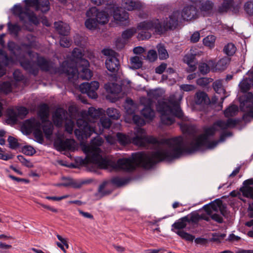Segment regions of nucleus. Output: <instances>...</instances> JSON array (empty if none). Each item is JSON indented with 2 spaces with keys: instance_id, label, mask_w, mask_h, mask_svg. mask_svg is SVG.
I'll return each instance as SVG.
<instances>
[{
  "instance_id": "1",
  "label": "nucleus",
  "mask_w": 253,
  "mask_h": 253,
  "mask_svg": "<svg viewBox=\"0 0 253 253\" xmlns=\"http://www.w3.org/2000/svg\"><path fill=\"white\" fill-rule=\"evenodd\" d=\"M117 137L119 142L123 145L132 142L140 146L152 145L157 148V150L152 153H133L131 157L118 160L115 167L127 171H132L137 167L149 169L159 162L178 158L184 150L180 136L164 139L158 142L155 138L147 135L145 130L139 127H136L135 136L132 139L121 133H118Z\"/></svg>"
},
{
  "instance_id": "2",
  "label": "nucleus",
  "mask_w": 253,
  "mask_h": 253,
  "mask_svg": "<svg viewBox=\"0 0 253 253\" xmlns=\"http://www.w3.org/2000/svg\"><path fill=\"white\" fill-rule=\"evenodd\" d=\"M219 127L221 129L224 130L228 128L226 121H217L215 122L211 126L205 127L204 128L203 134L196 136L191 131L193 129V127L189 126L187 125H184L181 126V129L184 133H188L190 135V137L192 140L188 146L185 144L183 138H182V143L184 148L182 154L184 153H193L197 151L202 146L207 145L209 143V136H213L216 131L217 130V127Z\"/></svg>"
},
{
  "instance_id": "3",
  "label": "nucleus",
  "mask_w": 253,
  "mask_h": 253,
  "mask_svg": "<svg viewBox=\"0 0 253 253\" xmlns=\"http://www.w3.org/2000/svg\"><path fill=\"white\" fill-rule=\"evenodd\" d=\"M103 145L104 146L107 144L104 143L102 138L97 136L91 140L90 144H84L82 146V150L86 155L84 161L86 164H94L103 169L110 166V161L99 148Z\"/></svg>"
},
{
  "instance_id": "4",
  "label": "nucleus",
  "mask_w": 253,
  "mask_h": 253,
  "mask_svg": "<svg viewBox=\"0 0 253 253\" xmlns=\"http://www.w3.org/2000/svg\"><path fill=\"white\" fill-rule=\"evenodd\" d=\"M176 14L175 13L173 15H169V18H167L166 20H164L163 22H160L158 19H153L139 23L137 25V29L141 32L138 34L137 39L139 41L149 39L151 35L149 31H154L156 33H161L164 30L175 28L177 19L171 20V18L172 16H175Z\"/></svg>"
},
{
  "instance_id": "5",
  "label": "nucleus",
  "mask_w": 253,
  "mask_h": 253,
  "mask_svg": "<svg viewBox=\"0 0 253 253\" xmlns=\"http://www.w3.org/2000/svg\"><path fill=\"white\" fill-rule=\"evenodd\" d=\"M25 7L23 8L20 5H15L13 7V13L18 15L20 19L26 22L27 20L35 24L38 23V20L33 12L29 11L31 7H33L36 10H40L42 12H46L49 10L48 0H25Z\"/></svg>"
},
{
  "instance_id": "6",
  "label": "nucleus",
  "mask_w": 253,
  "mask_h": 253,
  "mask_svg": "<svg viewBox=\"0 0 253 253\" xmlns=\"http://www.w3.org/2000/svg\"><path fill=\"white\" fill-rule=\"evenodd\" d=\"M157 111L161 114L162 123L170 125L174 122V117L181 118L183 112L177 101L173 100L170 96L168 102L159 101L156 106Z\"/></svg>"
},
{
  "instance_id": "7",
  "label": "nucleus",
  "mask_w": 253,
  "mask_h": 253,
  "mask_svg": "<svg viewBox=\"0 0 253 253\" xmlns=\"http://www.w3.org/2000/svg\"><path fill=\"white\" fill-rule=\"evenodd\" d=\"M76 123L79 129L75 130V134L78 139H83L90 137L93 133H102L104 129L110 127L112 122L106 117H102L98 123L99 127L98 131H97L94 127L89 125L83 118L78 119Z\"/></svg>"
},
{
  "instance_id": "8",
  "label": "nucleus",
  "mask_w": 253,
  "mask_h": 253,
  "mask_svg": "<svg viewBox=\"0 0 253 253\" xmlns=\"http://www.w3.org/2000/svg\"><path fill=\"white\" fill-rule=\"evenodd\" d=\"M83 53L81 49L75 48L72 51V57L70 59L64 61L55 72L60 74L65 73L67 75L75 76L78 73L77 67L81 65V60H84L82 58Z\"/></svg>"
},
{
  "instance_id": "9",
  "label": "nucleus",
  "mask_w": 253,
  "mask_h": 253,
  "mask_svg": "<svg viewBox=\"0 0 253 253\" xmlns=\"http://www.w3.org/2000/svg\"><path fill=\"white\" fill-rule=\"evenodd\" d=\"M158 97V91L155 90L149 91L147 97L141 98L140 102L144 106V108L141 111V114L145 119L152 121L155 118V112L151 108V106L154 100H156Z\"/></svg>"
},
{
  "instance_id": "10",
  "label": "nucleus",
  "mask_w": 253,
  "mask_h": 253,
  "mask_svg": "<svg viewBox=\"0 0 253 253\" xmlns=\"http://www.w3.org/2000/svg\"><path fill=\"white\" fill-rule=\"evenodd\" d=\"M175 13V16H172L171 20L177 19V23L175 27L178 25V22L181 20H191L196 19L198 16V9L194 5H190L185 6L182 9L181 12L178 10L174 11L170 15H173Z\"/></svg>"
},
{
  "instance_id": "11",
  "label": "nucleus",
  "mask_w": 253,
  "mask_h": 253,
  "mask_svg": "<svg viewBox=\"0 0 253 253\" xmlns=\"http://www.w3.org/2000/svg\"><path fill=\"white\" fill-rule=\"evenodd\" d=\"M22 128L28 133L33 131L34 136L39 142L42 143L43 141L42 133L41 129V124L36 119L32 118L25 121Z\"/></svg>"
},
{
  "instance_id": "12",
  "label": "nucleus",
  "mask_w": 253,
  "mask_h": 253,
  "mask_svg": "<svg viewBox=\"0 0 253 253\" xmlns=\"http://www.w3.org/2000/svg\"><path fill=\"white\" fill-rule=\"evenodd\" d=\"M102 53L108 56L105 62L107 69L111 72H117L119 69L120 62L116 57V52L110 49H104Z\"/></svg>"
},
{
  "instance_id": "13",
  "label": "nucleus",
  "mask_w": 253,
  "mask_h": 253,
  "mask_svg": "<svg viewBox=\"0 0 253 253\" xmlns=\"http://www.w3.org/2000/svg\"><path fill=\"white\" fill-rule=\"evenodd\" d=\"M99 86V83L93 81L90 83H84L80 84V89L83 93H86L91 98H96L97 97L96 90Z\"/></svg>"
},
{
  "instance_id": "14",
  "label": "nucleus",
  "mask_w": 253,
  "mask_h": 253,
  "mask_svg": "<svg viewBox=\"0 0 253 253\" xmlns=\"http://www.w3.org/2000/svg\"><path fill=\"white\" fill-rule=\"evenodd\" d=\"M86 15L87 17H95V19L98 23L104 25L109 21V15L104 11H98L96 7H92L86 11Z\"/></svg>"
},
{
  "instance_id": "15",
  "label": "nucleus",
  "mask_w": 253,
  "mask_h": 253,
  "mask_svg": "<svg viewBox=\"0 0 253 253\" xmlns=\"http://www.w3.org/2000/svg\"><path fill=\"white\" fill-rule=\"evenodd\" d=\"M81 65L77 67L78 73L75 76L73 77L71 75H68L69 78H74L78 77V75L83 80H89L92 76V73L88 69L89 66V62L86 59L81 60Z\"/></svg>"
},
{
  "instance_id": "16",
  "label": "nucleus",
  "mask_w": 253,
  "mask_h": 253,
  "mask_svg": "<svg viewBox=\"0 0 253 253\" xmlns=\"http://www.w3.org/2000/svg\"><path fill=\"white\" fill-rule=\"evenodd\" d=\"M204 209L207 214H211L213 211H219L221 213L224 215L226 207L223 204L222 201L219 199H216L211 202L209 205L205 206Z\"/></svg>"
},
{
  "instance_id": "17",
  "label": "nucleus",
  "mask_w": 253,
  "mask_h": 253,
  "mask_svg": "<svg viewBox=\"0 0 253 253\" xmlns=\"http://www.w3.org/2000/svg\"><path fill=\"white\" fill-rule=\"evenodd\" d=\"M244 106H246L247 112L244 115L243 118L245 121L248 120V117L253 119V94L251 92H248L246 94V100L243 103Z\"/></svg>"
},
{
  "instance_id": "18",
  "label": "nucleus",
  "mask_w": 253,
  "mask_h": 253,
  "mask_svg": "<svg viewBox=\"0 0 253 253\" xmlns=\"http://www.w3.org/2000/svg\"><path fill=\"white\" fill-rule=\"evenodd\" d=\"M230 59L228 57H224L220 59L216 63L212 60L209 61V64L213 72L222 71L225 70L229 64Z\"/></svg>"
},
{
  "instance_id": "19",
  "label": "nucleus",
  "mask_w": 253,
  "mask_h": 253,
  "mask_svg": "<svg viewBox=\"0 0 253 253\" xmlns=\"http://www.w3.org/2000/svg\"><path fill=\"white\" fill-rule=\"evenodd\" d=\"M37 66L43 71L53 72L55 73H59L55 72V71H58L60 68L53 69V65L52 62L46 60L42 57H37Z\"/></svg>"
},
{
  "instance_id": "20",
  "label": "nucleus",
  "mask_w": 253,
  "mask_h": 253,
  "mask_svg": "<svg viewBox=\"0 0 253 253\" xmlns=\"http://www.w3.org/2000/svg\"><path fill=\"white\" fill-rule=\"evenodd\" d=\"M74 141L73 139H67L65 140L58 138L55 140L54 145L58 151L70 150L73 147Z\"/></svg>"
},
{
  "instance_id": "21",
  "label": "nucleus",
  "mask_w": 253,
  "mask_h": 253,
  "mask_svg": "<svg viewBox=\"0 0 253 253\" xmlns=\"http://www.w3.org/2000/svg\"><path fill=\"white\" fill-rule=\"evenodd\" d=\"M66 114L67 112L64 109L62 108L56 109L53 115V121L54 125L58 126H61Z\"/></svg>"
},
{
  "instance_id": "22",
  "label": "nucleus",
  "mask_w": 253,
  "mask_h": 253,
  "mask_svg": "<svg viewBox=\"0 0 253 253\" xmlns=\"http://www.w3.org/2000/svg\"><path fill=\"white\" fill-rule=\"evenodd\" d=\"M54 26L56 31L61 35L67 36L70 33V27L67 23L61 21L55 22Z\"/></svg>"
},
{
  "instance_id": "23",
  "label": "nucleus",
  "mask_w": 253,
  "mask_h": 253,
  "mask_svg": "<svg viewBox=\"0 0 253 253\" xmlns=\"http://www.w3.org/2000/svg\"><path fill=\"white\" fill-rule=\"evenodd\" d=\"M104 113V111L102 109H96L93 107H90L85 113V115L90 120L89 121L91 122L99 118Z\"/></svg>"
},
{
  "instance_id": "24",
  "label": "nucleus",
  "mask_w": 253,
  "mask_h": 253,
  "mask_svg": "<svg viewBox=\"0 0 253 253\" xmlns=\"http://www.w3.org/2000/svg\"><path fill=\"white\" fill-rule=\"evenodd\" d=\"M121 5L124 9L129 11L139 9L142 6L140 2L130 0H125L122 1Z\"/></svg>"
},
{
  "instance_id": "25",
  "label": "nucleus",
  "mask_w": 253,
  "mask_h": 253,
  "mask_svg": "<svg viewBox=\"0 0 253 253\" xmlns=\"http://www.w3.org/2000/svg\"><path fill=\"white\" fill-rule=\"evenodd\" d=\"M21 65L30 73L36 76L38 74V69L35 67V64L31 61H24L20 62Z\"/></svg>"
},
{
  "instance_id": "26",
  "label": "nucleus",
  "mask_w": 253,
  "mask_h": 253,
  "mask_svg": "<svg viewBox=\"0 0 253 253\" xmlns=\"http://www.w3.org/2000/svg\"><path fill=\"white\" fill-rule=\"evenodd\" d=\"M38 115L42 122H45L49 115V107L46 104L40 105Z\"/></svg>"
},
{
  "instance_id": "27",
  "label": "nucleus",
  "mask_w": 253,
  "mask_h": 253,
  "mask_svg": "<svg viewBox=\"0 0 253 253\" xmlns=\"http://www.w3.org/2000/svg\"><path fill=\"white\" fill-rule=\"evenodd\" d=\"M195 103L197 104H205L210 102L208 95L204 91H198L195 95Z\"/></svg>"
},
{
  "instance_id": "28",
  "label": "nucleus",
  "mask_w": 253,
  "mask_h": 253,
  "mask_svg": "<svg viewBox=\"0 0 253 253\" xmlns=\"http://www.w3.org/2000/svg\"><path fill=\"white\" fill-rule=\"evenodd\" d=\"M113 17L116 21L124 22L128 20V14L127 12L124 11H122L119 8H117L114 11Z\"/></svg>"
},
{
  "instance_id": "29",
  "label": "nucleus",
  "mask_w": 253,
  "mask_h": 253,
  "mask_svg": "<svg viewBox=\"0 0 253 253\" xmlns=\"http://www.w3.org/2000/svg\"><path fill=\"white\" fill-rule=\"evenodd\" d=\"M193 55H186L184 57V61L188 65V72H193L196 69V61Z\"/></svg>"
},
{
  "instance_id": "30",
  "label": "nucleus",
  "mask_w": 253,
  "mask_h": 253,
  "mask_svg": "<svg viewBox=\"0 0 253 253\" xmlns=\"http://www.w3.org/2000/svg\"><path fill=\"white\" fill-rule=\"evenodd\" d=\"M253 85V79L251 78H245L240 83L239 86L242 92H246Z\"/></svg>"
},
{
  "instance_id": "31",
  "label": "nucleus",
  "mask_w": 253,
  "mask_h": 253,
  "mask_svg": "<svg viewBox=\"0 0 253 253\" xmlns=\"http://www.w3.org/2000/svg\"><path fill=\"white\" fill-rule=\"evenodd\" d=\"M44 123L42 129L44 134L47 138H49L53 132V125L49 121L43 122Z\"/></svg>"
},
{
  "instance_id": "32",
  "label": "nucleus",
  "mask_w": 253,
  "mask_h": 253,
  "mask_svg": "<svg viewBox=\"0 0 253 253\" xmlns=\"http://www.w3.org/2000/svg\"><path fill=\"white\" fill-rule=\"evenodd\" d=\"M187 222H189V219L185 216L175 222L172 225V227L178 230L183 229L186 226Z\"/></svg>"
},
{
  "instance_id": "33",
  "label": "nucleus",
  "mask_w": 253,
  "mask_h": 253,
  "mask_svg": "<svg viewBox=\"0 0 253 253\" xmlns=\"http://www.w3.org/2000/svg\"><path fill=\"white\" fill-rule=\"evenodd\" d=\"M238 112V106L235 105H231L224 110V114L225 117L229 118L235 116Z\"/></svg>"
},
{
  "instance_id": "34",
  "label": "nucleus",
  "mask_w": 253,
  "mask_h": 253,
  "mask_svg": "<svg viewBox=\"0 0 253 253\" xmlns=\"http://www.w3.org/2000/svg\"><path fill=\"white\" fill-rule=\"evenodd\" d=\"M131 64V68L133 69H138L142 66V61L141 57L135 56L130 59Z\"/></svg>"
},
{
  "instance_id": "35",
  "label": "nucleus",
  "mask_w": 253,
  "mask_h": 253,
  "mask_svg": "<svg viewBox=\"0 0 253 253\" xmlns=\"http://www.w3.org/2000/svg\"><path fill=\"white\" fill-rule=\"evenodd\" d=\"M128 179L121 177H115L111 179V183L118 187L124 186L128 183Z\"/></svg>"
},
{
  "instance_id": "36",
  "label": "nucleus",
  "mask_w": 253,
  "mask_h": 253,
  "mask_svg": "<svg viewBox=\"0 0 253 253\" xmlns=\"http://www.w3.org/2000/svg\"><path fill=\"white\" fill-rule=\"evenodd\" d=\"M234 5L233 0H224L222 4L219 7L218 10L220 12H227Z\"/></svg>"
},
{
  "instance_id": "37",
  "label": "nucleus",
  "mask_w": 253,
  "mask_h": 253,
  "mask_svg": "<svg viewBox=\"0 0 253 253\" xmlns=\"http://www.w3.org/2000/svg\"><path fill=\"white\" fill-rule=\"evenodd\" d=\"M159 58L161 60L166 59L169 57V54L164 46L159 44L157 46Z\"/></svg>"
},
{
  "instance_id": "38",
  "label": "nucleus",
  "mask_w": 253,
  "mask_h": 253,
  "mask_svg": "<svg viewBox=\"0 0 253 253\" xmlns=\"http://www.w3.org/2000/svg\"><path fill=\"white\" fill-rule=\"evenodd\" d=\"M212 87L214 91L218 94L224 93L225 91L222 85V80H216L213 83Z\"/></svg>"
},
{
  "instance_id": "39",
  "label": "nucleus",
  "mask_w": 253,
  "mask_h": 253,
  "mask_svg": "<svg viewBox=\"0 0 253 253\" xmlns=\"http://www.w3.org/2000/svg\"><path fill=\"white\" fill-rule=\"evenodd\" d=\"M106 114L109 118L113 120H118L120 117L119 111L114 108H108L106 110Z\"/></svg>"
},
{
  "instance_id": "40",
  "label": "nucleus",
  "mask_w": 253,
  "mask_h": 253,
  "mask_svg": "<svg viewBox=\"0 0 253 253\" xmlns=\"http://www.w3.org/2000/svg\"><path fill=\"white\" fill-rule=\"evenodd\" d=\"M213 6V3L210 1L207 0L205 2L202 3L201 7V10L204 12V14L210 13L212 10Z\"/></svg>"
},
{
  "instance_id": "41",
  "label": "nucleus",
  "mask_w": 253,
  "mask_h": 253,
  "mask_svg": "<svg viewBox=\"0 0 253 253\" xmlns=\"http://www.w3.org/2000/svg\"><path fill=\"white\" fill-rule=\"evenodd\" d=\"M243 196L253 199V188L250 186H244L240 189Z\"/></svg>"
},
{
  "instance_id": "42",
  "label": "nucleus",
  "mask_w": 253,
  "mask_h": 253,
  "mask_svg": "<svg viewBox=\"0 0 253 253\" xmlns=\"http://www.w3.org/2000/svg\"><path fill=\"white\" fill-rule=\"evenodd\" d=\"M236 50V47L234 44L232 43H228L225 45L223 48V52L228 56L233 55Z\"/></svg>"
},
{
  "instance_id": "43",
  "label": "nucleus",
  "mask_w": 253,
  "mask_h": 253,
  "mask_svg": "<svg viewBox=\"0 0 253 253\" xmlns=\"http://www.w3.org/2000/svg\"><path fill=\"white\" fill-rule=\"evenodd\" d=\"M0 91L4 94H8L12 91V86L9 82H4L0 84Z\"/></svg>"
},
{
  "instance_id": "44",
  "label": "nucleus",
  "mask_w": 253,
  "mask_h": 253,
  "mask_svg": "<svg viewBox=\"0 0 253 253\" xmlns=\"http://www.w3.org/2000/svg\"><path fill=\"white\" fill-rule=\"evenodd\" d=\"M7 114L8 120L12 123H16L18 121V119L19 118L17 111L14 109H8L7 110Z\"/></svg>"
},
{
  "instance_id": "45",
  "label": "nucleus",
  "mask_w": 253,
  "mask_h": 253,
  "mask_svg": "<svg viewBox=\"0 0 253 253\" xmlns=\"http://www.w3.org/2000/svg\"><path fill=\"white\" fill-rule=\"evenodd\" d=\"M171 230L175 232L182 239H185L186 241L192 242L194 239V236L183 231L178 230L177 231H175L173 229H171Z\"/></svg>"
},
{
  "instance_id": "46",
  "label": "nucleus",
  "mask_w": 253,
  "mask_h": 253,
  "mask_svg": "<svg viewBox=\"0 0 253 253\" xmlns=\"http://www.w3.org/2000/svg\"><path fill=\"white\" fill-rule=\"evenodd\" d=\"M8 49L14 55H16L21 50L20 47L13 42H9L7 44Z\"/></svg>"
},
{
  "instance_id": "47",
  "label": "nucleus",
  "mask_w": 253,
  "mask_h": 253,
  "mask_svg": "<svg viewBox=\"0 0 253 253\" xmlns=\"http://www.w3.org/2000/svg\"><path fill=\"white\" fill-rule=\"evenodd\" d=\"M98 23L95 19L88 17L85 22L86 27L89 30H94L96 28Z\"/></svg>"
},
{
  "instance_id": "48",
  "label": "nucleus",
  "mask_w": 253,
  "mask_h": 253,
  "mask_svg": "<svg viewBox=\"0 0 253 253\" xmlns=\"http://www.w3.org/2000/svg\"><path fill=\"white\" fill-rule=\"evenodd\" d=\"M110 183L108 181H104L100 185L98 192L102 196H104L110 194L111 191H105L104 189L106 187H109Z\"/></svg>"
},
{
  "instance_id": "49",
  "label": "nucleus",
  "mask_w": 253,
  "mask_h": 253,
  "mask_svg": "<svg viewBox=\"0 0 253 253\" xmlns=\"http://www.w3.org/2000/svg\"><path fill=\"white\" fill-rule=\"evenodd\" d=\"M215 41V37L213 35L207 36L203 39V43L205 46L210 47H213Z\"/></svg>"
},
{
  "instance_id": "50",
  "label": "nucleus",
  "mask_w": 253,
  "mask_h": 253,
  "mask_svg": "<svg viewBox=\"0 0 253 253\" xmlns=\"http://www.w3.org/2000/svg\"><path fill=\"white\" fill-rule=\"evenodd\" d=\"M136 32V29L135 28L127 29L123 32L122 34V39L126 41L130 38Z\"/></svg>"
},
{
  "instance_id": "51",
  "label": "nucleus",
  "mask_w": 253,
  "mask_h": 253,
  "mask_svg": "<svg viewBox=\"0 0 253 253\" xmlns=\"http://www.w3.org/2000/svg\"><path fill=\"white\" fill-rule=\"evenodd\" d=\"M210 68H211V66L209 64V62H208V64L202 63L199 65V70L203 75H205L208 73L210 71Z\"/></svg>"
},
{
  "instance_id": "52",
  "label": "nucleus",
  "mask_w": 253,
  "mask_h": 253,
  "mask_svg": "<svg viewBox=\"0 0 253 253\" xmlns=\"http://www.w3.org/2000/svg\"><path fill=\"white\" fill-rule=\"evenodd\" d=\"M225 139V135L224 134L221 135L220 137V139L218 141H210L209 140V143L207 145H203L199 149L197 150H199L201 149L203 147L206 146L208 148L211 149L214 147H215L218 144L219 142H223Z\"/></svg>"
},
{
  "instance_id": "53",
  "label": "nucleus",
  "mask_w": 253,
  "mask_h": 253,
  "mask_svg": "<svg viewBox=\"0 0 253 253\" xmlns=\"http://www.w3.org/2000/svg\"><path fill=\"white\" fill-rule=\"evenodd\" d=\"M7 141L9 147L12 149H15L19 146V144L17 139L12 136H9Z\"/></svg>"
},
{
  "instance_id": "54",
  "label": "nucleus",
  "mask_w": 253,
  "mask_h": 253,
  "mask_svg": "<svg viewBox=\"0 0 253 253\" xmlns=\"http://www.w3.org/2000/svg\"><path fill=\"white\" fill-rule=\"evenodd\" d=\"M212 79L209 78H200L197 80V84L200 86H205L209 84L211 82Z\"/></svg>"
},
{
  "instance_id": "55",
  "label": "nucleus",
  "mask_w": 253,
  "mask_h": 253,
  "mask_svg": "<svg viewBox=\"0 0 253 253\" xmlns=\"http://www.w3.org/2000/svg\"><path fill=\"white\" fill-rule=\"evenodd\" d=\"M8 29L11 34H13L15 35H17L19 32L21 30L20 27L17 24H9Z\"/></svg>"
},
{
  "instance_id": "56",
  "label": "nucleus",
  "mask_w": 253,
  "mask_h": 253,
  "mask_svg": "<svg viewBox=\"0 0 253 253\" xmlns=\"http://www.w3.org/2000/svg\"><path fill=\"white\" fill-rule=\"evenodd\" d=\"M18 117L20 119L24 118L28 113V110L24 107H20L17 109Z\"/></svg>"
},
{
  "instance_id": "57",
  "label": "nucleus",
  "mask_w": 253,
  "mask_h": 253,
  "mask_svg": "<svg viewBox=\"0 0 253 253\" xmlns=\"http://www.w3.org/2000/svg\"><path fill=\"white\" fill-rule=\"evenodd\" d=\"M157 58V53L155 50H150L148 52L147 59L150 62H153L155 61Z\"/></svg>"
},
{
  "instance_id": "58",
  "label": "nucleus",
  "mask_w": 253,
  "mask_h": 253,
  "mask_svg": "<svg viewBox=\"0 0 253 253\" xmlns=\"http://www.w3.org/2000/svg\"><path fill=\"white\" fill-rule=\"evenodd\" d=\"M22 152L27 155L32 156L35 153V150L31 146H25L22 148Z\"/></svg>"
},
{
  "instance_id": "59",
  "label": "nucleus",
  "mask_w": 253,
  "mask_h": 253,
  "mask_svg": "<svg viewBox=\"0 0 253 253\" xmlns=\"http://www.w3.org/2000/svg\"><path fill=\"white\" fill-rule=\"evenodd\" d=\"M18 160L24 166L28 168L33 167V164L29 161L26 160L23 156L18 155L17 156Z\"/></svg>"
},
{
  "instance_id": "60",
  "label": "nucleus",
  "mask_w": 253,
  "mask_h": 253,
  "mask_svg": "<svg viewBox=\"0 0 253 253\" xmlns=\"http://www.w3.org/2000/svg\"><path fill=\"white\" fill-rule=\"evenodd\" d=\"M244 8L249 15L253 14V2L248 1L245 4Z\"/></svg>"
},
{
  "instance_id": "61",
  "label": "nucleus",
  "mask_w": 253,
  "mask_h": 253,
  "mask_svg": "<svg viewBox=\"0 0 253 253\" xmlns=\"http://www.w3.org/2000/svg\"><path fill=\"white\" fill-rule=\"evenodd\" d=\"M134 123L137 126H143L145 124V122L139 116L134 115L133 116L132 118Z\"/></svg>"
},
{
  "instance_id": "62",
  "label": "nucleus",
  "mask_w": 253,
  "mask_h": 253,
  "mask_svg": "<svg viewBox=\"0 0 253 253\" xmlns=\"http://www.w3.org/2000/svg\"><path fill=\"white\" fill-rule=\"evenodd\" d=\"M74 126V123L72 120L68 121L65 124V130L69 133H72L73 131V128Z\"/></svg>"
},
{
  "instance_id": "63",
  "label": "nucleus",
  "mask_w": 253,
  "mask_h": 253,
  "mask_svg": "<svg viewBox=\"0 0 253 253\" xmlns=\"http://www.w3.org/2000/svg\"><path fill=\"white\" fill-rule=\"evenodd\" d=\"M60 44L61 46L64 47H68L71 44V41L66 37H62L60 39Z\"/></svg>"
},
{
  "instance_id": "64",
  "label": "nucleus",
  "mask_w": 253,
  "mask_h": 253,
  "mask_svg": "<svg viewBox=\"0 0 253 253\" xmlns=\"http://www.w3.org/2000/svg\"><path fill=\"white\" fill-rule=\"evenodd\" d=\"M180 87L184 91H190L195 89V86L194 85L187 84H182Z\"/></svg>"
}]
</instances>
